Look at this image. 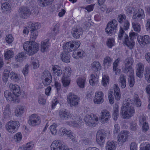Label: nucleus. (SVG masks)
<instances>
[{"label":"nucleus","instance_id":"18","mask_svg":"<svg viewBox=\"0 0 150 150\" xmlns=\"http://www.w3.org/2000/svg\"><path fill=\"white\" fill-rule=\"evenodd\" d=\"M137 39L139 44L143 45L149 44L150 43V38L148 35H140L138 36Z\"/></svg>","mask_w":150,"mask_h":150},{"label":"nucleus","instance_id":"53","mask_svg":"<svg viewBox=\"0 0 150 150\" xmlns=\"http://www.w3.org/2000/svg\"><path fill=\"white\" fill-rule=\"evenodd\" d=\"M77 84L78 86L81 88H83L84 87V79L83 78L82 79L79 78L77 80Z\"/></svg>","mask_w":150,"mask_h":150},{"label":"nucleus","instance_id":"19","mask_svg":"<svg viewBox=\"0 0 150 150\" xmlns=\"http://www.w3.org/2000/svg\"><path fill=\"white\" fill-rule=\"evenodd\" d=\"M4 96L8 101H13L15 103H19V100L17 99L16 97L8 91H5L4 93Z\"/></svg>","mask_w":150,"mask_h":150},{"label":"nucleus","instance_id":"51","mask_svg":"<svg viewBox=\"0 0 150 150\" xmlns=\"http://www.w3.org/2000/svg\"><path fill=\"white\" fill-rule=\"evenodd\" d=\"M122 25V26H121L120 28V30L121 28H122V30H128L129 28L130 25L129 22L127 20L125 21V22H124L123 23L121 24Z\"/></svg>","mask_w":150,"mask_h":150},{"label":"nucleus","instance_id":"40","mask_svg":"<svg viewBox=\"0 0 150 150\" xmlns=\"http://www.w3.org/2000/svg\"><path fill=\"white\" fill-rule=\"evenodd\" d=\"M112 59L108 56H106L104 58L103 64L104 66L108 67L110 66L112 62Z\"/></svg>","mask_w":150,"mask_h":150},{"label":"nucleus","instance_id":"39","mask_svg":"<svg viewBox=\"0 0 150 150\" xmlns=\"http://www.w3.org/2000/svg\"><path fill=\"white\" fill-rule=\"evenodd\" d=\"M84 52L83 50L81 51H74L73 52L72 56L76 59H78L83 57Z\"/></svg>","mask_w":150,"mask_h":150},{"label":"nucleus","instance_id":"48","mask_svg":"<svg viewBox=\"0 0 150 150\" xmlns=\"http://www.w3.org/2000/svg\"><path fill=\"white\" fill-rule=\"evenodd\" d=\"M126 17L124 14H121L118 15L117 17V20L121 24L125 22V21L127 20L126 19Z\"/></svg>","mask_w":150,"mask_h":150},{"label":"nucleus","instance_id":"15","mask_svg":"<svg viewBox=\"0 0 150 150\" xmlns=\"http://www.w3.org/2000/svg\"><path fill=\"white\" fill-rule=\"evenodd\" d=\"M51 150H64V146L60 140L54 141L51 145Z\"/></svg>","mask_w":150,"mask_h":150},{"label":"nucleus","instance_id":"63","mask_svg":"<svg viewBox=\"0 0 150 150\" xmlns=\"http://www.w3.org/2000/svg\"><path fill=\"white\" fill-rule=\"evenodd\" d=\"M137 128V124L135 122H132L130 123V129L132 130L135 131Z\"/></svg>","mask_w":150,"mask_h":150},{"label":"nucleus","instance_id":"41","mask_svg":"<svg viewBox=\"0 0 150 150\" xmlns=\"http://www.w3.org/2000/svg\"><path fill=\"white\" fill-rule=\"evenodd\" d=\"M112 117L113 119L116 121L117 120L119 116L118 106L116 105L113 109V112L112 115Z\"/></svg>","mask_w":150,"mask_h":150},{"label":"nucleus","instance_id":"44","mask_svg":"<svg viewBox=\"0 0 150 150\" xmlns=\"http://www.w3.org/2000/svg\"><path fill=\"white\" fill-rule=\"evenodd\" d=\"M31 62L34 69H37L39 67V62L38 60L37 59L34 57H32Z\"/></svg>","mask_w":150,"mask_h":150},{"label":"nucleus","instance_id":"58","mask_svg":"<svg viewBox=\"0 0 150 150\" xmlns=\"http://www.w3.org/2000/svg\"><path fill=\"white\" fill-rule=\"evenodd\" d=\"M38 102L40 104L44 105L46 103V100L44 96L40 95L38 97Z\"/></svg>","mask_w":150,"mask_h":150},{"label":"nucleus","instance_id":"60","mask_svg":"<svg viewBox=\"0 0 150 150\" xmlns=\"http://www.w3.org/2000/svg\"><path fill=\"white\" fill-rule=\"evenodd\" d=\"M10 75L11 79L16 81H17L19 79L18 75L15 73L13 72H11L10 73Z\"/></svg>","mask_w":150,"mask_h":150},{"label":"nucleus","instance_id":"54","mask_svg":"<svg viewBox=\"0 0 150 150\" xmlns=\"http://www.w3.org/2000/svg\"><path fill=\"white\" fill-rule=\"evenodd\" d=\"M57 125L55 124H53L50 126V130L52 134H55L57 133Z\"/></svg>","mask_w":150,"mask_h":150},{"label":"nucleus","instance_id":"57","mask_svg":"<svg viewBox=\"0 0 150 150\" xmlns=\"http://www.w3.org/2000/svg\"><path fill=\"white\" fill-rule=\"evenodd\" d=\"M109 78L108 77H106L105 76H103L102 80V84L104 86H106L107 84L109 83Z\"/></svg>","mask_w":150,"mask_h":150},{"label":"nucleus","instance_id":"20","mask_svg":"<svg viewBox=\"0 0 150 150\" xmlns=\"http://www.w3.org/2000/svg\"><path fill=\"white\" fill-rule=\"evenodd\" d=\"M10 89L12 91L14 97H18L21 95V92L20 88L16 84L10 83L9 85Z\"/></svg>","mask_w":150,"mask_h":150},{"label":"nucleus","instance_id":"43","mask_svg":"<svg viewBox=\"0 0 150 150\" xmlns=\"http://www.w3.org/2000/svg\"><path fill=\"white\" fill-rule=\"evenodd\" d=\"M134 102L137 107H139L141 105V102L139 98L138 95L135 94L134 96Z\"/></svg>","mask_w":150,"mask_h":150},{"label":"nucleus","instance_id":"11","mask_svg":"<svg viewBox=\"0 0 150 150\" xmlns=\"http://www.w3.org/2000/svg\"><path fill=\"white\" fill-rule=\"evenodd\" d=\"M18 12L21 18L25 19L28 18L31 13V11L29 8L25 6L20 7Z\"/></svg>","mask_w":150,"mask_h":150},{"label":"nucleus","instance_id":"30","mask_svg":"<svg viewBox=\"0 0 150 150\" xmlns=\"http://www.w3.org/2000/svg\"><path fill=\"white\" fill-rule=\"evenodd\" d=\"M82 33V29L80 28L75 29L72 32L73 37L76 38H79Z\"/></svg>","mask_w":150,"mask_h":150},{"label":"nucleus","instance_id":"50","mask_svg":"<svg viewBox=\"0 0 150 150\" xmlns=\"http://www.w3.org/2000/svg\"><path fill=\"white\" fill-rule=\"evenodd\" d=\"M13 56V52L11 50L6 51L5 53L4 57L6 59H8L12 58Z\"/></svg>","mask_w":150,"mask_h":150},{"label":"nucleus","instance_id":"45","mask_svg":"<svg viewBox=\"0 0 150 150\" xmlns=\"http://www.w3.org/2000/svg\"><path fill=\"white\" fill-rule=\"evenodd\" d=\"M71 70L69 67H65L64 72L62 76L69 78L71 74Z\"/></svg>","mask_w":150,"mask_h":150},{"label":"nucleus","instance_id":"12","mask_svg":"<svg viewBox=\"0 0 150 150\" xmlns=\"http://www.w3.org/2000/svg\"><path fill=\"white\" fill-rule=\"evenodd\" d=\"M110 117L111 115L110 112L107 110L104 109L101 112L99 120L101 123H105L107 122Z\"/></svg>","mask_w":150,"mask_h":150},{"label":"nucleus","instance_id":"34","mask_svg":"<svg viewBox=\"0 0 150 150\" xmlns=\"http://www.w3.org/2000/svg\"><path fill=\"white\" fill-rule=\"evenodd\" d=\"M1 8L3 12H9L11 10V7L7 2H3L1 4Z\"/></svg>","mask_w":150,"mask_h":150},{"label":"nucleus","instance_id":"29","mask_svg":"<svg viewBox=\"0 0 150 150\" xmlns=\"http://www.w3.org/2000/svg\"><path fill=\"white\" fill-rule=\"evenodd\" d=\"M118 81L122 88H124L125 87L126 85V76L125 75L123 74H121L118 79Z\"/></svg>","mask_w":150,"mask_h":150},{"label":"nucleus","instance_id":"1","mask_svg":"<svg viewBox=\"0 0 150 150\" xmlns=\"http://www.w3.org/2000/svg\"><path fill=\"white\" fill-rule=\"evenodd\" d=\"M37 30L31 31L30 40L27 41L23 44L24 50L26 51L29 55H32L39 50V45L34 41L38 35Z\"/></svg>","mask_w":150,"mask_h":150},{"label":"nucleus","instance_id":"28","mask_svg":"<svg viewBox=\"0 0 150 150\" xmlns=\"http://www.w3.org/2000/svg\"><path fill=\"white\" fill-rule=\"evenodd\" d=\"M122 70L124 73L127 74L129 78L134 77V72L132 67L122 68Z\"/></svg>","mask_w":150,"mask_h":150},{"label":"nucleus","instance_id":"3","mask_svg":"<svg viewBox=\"0 0 150 150\" xmlns=\"http://www.w3.org/2000/svg\"><path fill=\"white\" fill-rule=\"evenodd\" d=\"M93 74H91V79L89 81L91 85H93L96 83L99 77V71L101 69V66L100 62L98 61H94L91 64Z\"/></svg>","mask_w":150,"mask_h":150},{"label":"nucleus","instance_id":"36","mask_svg":"<svg viewBox=\"0 0 150 150\" xmlns=\"http://www.w3.org/2000/svg\"><path fill=\"white\" fill-rule=\"evenodd\" d=\"M9 107V105L7 104L4 108L3 114L4 116L6 118L9 117L11 115V110Z\"/></svg>","mask_w":150,"mask_h":150},{"label":"nucleus","instance_id":"6","mask_svg":"<svg viewBox=\"0 0 150 150\" xmlns=\"http://www.w3.org/2000/svg\"><path fill=\"white\" fill-rule=\"evenodd\" d=\"M67 98L68 102L71 107H76L79 103V97L72 93H69Z\"/></svg>","mask_w":150,"mask_h":150},{"label":"nucleus","instance_id":"7","mask_svg":"<svg viewBox=\"0 0 150 150\" xmlns=\"http://www.w3.org/2000/svg\"><path fill=\"white\" fill-rule=\"evenodd\" d=\"M117 22L115 19L108 22L105 29L106 32L108 35L115 33L117 29Z\"/></svg>","mask_w":150,"mask_h":150},{"label":"nucleus","instance_id":"17","mask_svg":"<svg viewBox=\"0 0 150 150\" xmlns=\"http://www.w3.org/2000/svg\"><path fill=\"white\" fill-rule=\"evenodd\" d=\"M104 94L101 91L96 92L94 99V102L95 104H100L102 103L104 101Z\"/></svg>","mask_w":150,"mask_h":150},{"label":"nucleus","instance_id":"25","mask_svg":"<svg viewBox=\"0 0 150 150\" xmlns=\"http://www.w3.org/2000/svg\"><path fill=\"white\" fill-rule=\"evenodd\" d=\"M53 74L55 76H59L62 74L60 67L57 65H52Z\"/></svg>","mask_w":150,"mask_h":150},{"label":"nucleus","instance_id":"47","mask_svg":"<svg viewBox=\"0 0 150 150\" xmlns=\"http://www.w3.org/2000/svg\"><path fill=\"white\" fill-rule=\"evenodd\" d=\"M80 120L76 121H73L69 122V125L74 127H78L81 125V122Z\"/></svg>","mask_w":150,"mask_h":150},{"label":"nucleus","instance_id":"33","mask_svg":"<svg viewBox=\"0 0 150 150\" xmlns=\"http://www.w3.org/2000/svg\"><path fill=\"white\" fill-rule=\"evenodd\" d=\"M116 147L115 143L112 141L107 142L106 146V150H115Z\"/></svg>","mask_w":150,"mask_h":150},{"label":"nucleus","instance_id":"49","mask_svg":"<svg viewBox=\"0 0 150 150\" xmlns=\"http://www.w3.org/2000/svg\"><path fill=\"white\" fill-rule=\"evenodd\" d=\"M132 27L134 31L139 33L141 30V25L139 23H132Z\"/></svg>","mask_w":150,"mask_h":150},{"label":"nucleus","instance_id":"59","mask_svg":"<svg viewBox=\"0 0 150 150\" xmlns=\"http://www.w3.org/2000/svg\"><path fill=\"white\" fill-rule=\"evenodd\" d=\"M5 39L6 42L8 44H10L13 41V38L11 35L9 34L6 36Z\"/></svg>","mask_w":150,"mask_h":150},{"label":"nucleus","instance_id":"5","mask_svg":"<svg viewBox=\"0 0 150 150\" xmlns=\"http://www.w3.org/2000/svg\"><path fill=\"white\" fill-rule=\"evenodd\" d=\"M98 118L93 114H87L85 117V123L91 127H94L98 124Z\"/></svg>","mask_w":150,"mask_h":150},{"label":"nucleus","instance_id":"16","mask_svg":"<svg viewBox=\"0 0 150 150\" xmlns=\"http://www.w3.org/2000/svg\"><path fill=\"white\" fill-rule=\"evenodd\" d=\"M59 119L61 120H67L71 118V116L70 112L66 109H62L59 112Z\"/></svg>","mask_w":150,"mask_h":150},{"label":"nucleus","instance_id":"52","mask_svg":"<svg viewBox=\"0 0 150 150\" xmlns=\"http://www.w3.org/2000/svg\"><path fill=\"white\" fill-rule=\"evenodd\" d=\"M9 71L7 69L4 70L3 74L2 79L4 82H6L7 81V79L9 75Z\"/></svg>","mask_w":150,"mask_h":150},{"label":"nucleus","instance_id":"23","mask_svg":"<svg viewBox=\"0 0 150 150\" xmlns=\"http://www.w3.org/2000/svg\"><path fill=\"white\" fill-rule=\"evenodd\" d=\"M74 45L72 42H68L64 44L63 46L64 50H66L69 53L70 52L75 50Z\"/></svg>","mask_w":150,"mask_h":150},{"label":"nucleus","instance_id":"26","mask_svg":"<svg viewBox=\"0 0 150 150\" xmlns=\"http://www.w3.org/2000/svg\"><path fill=\"white\" fill-rule=\"evenodd\" d=\"M144 11L142 9H139L138 10L137 13L134 14L132 18L133 19H137L140 20L142 18H144Z\"/></svg>","mask_w":150,"mask_h":150},{"label":"nucleus","instance_id":"61","mask_svg":"<svg viewBox=\"0 0 150 150\" xmlns=\"http://www.w3.org/2000/svg\"><path fill=\"white\" fill-rule=\"evenodd\" d=\"M128 79L129 86L131 87H133L135 83L134 77H132L129 78Z\"/></svg>","mask_w":150,"mask_h":150},{"label":"nucleus","instance_id":"10","mask_svg":"<svg viewBox=\"0 0 150 150\" xmlns=\"http://www.w3.org/2000/svg\"><path fill=\"white\" fill-rule=\"evenodd\" d=\"M28 122L30 125L32 126L38 125L41 123L40 117L36 114H32L29 117Z\"/></svg>","mask_w":150,"mask_h":150},{"label":"nucleus","instance_id":"46","mask_svg":"<svg viewBox=\"0 0 150 150\" xmlns=\"http://www.w3.org/2000/svg\"><path fill=\"white\" fill-rule=\"evenodd\" d=\"M133 62V60L132 58L129 57L126 59L125 60V65L124 67H132Z\"/></svg>","mask_w":150,"mask_h":150},{"label":"nucleus","instance_id":"22","mask_svg":"<svg viewBox=\"0 0 150 150\" xmlns=\"http://www.w3.org/2000/svg\"><path fill=\"white\" fill-rule=\"evenodd\" d=\"M60 57L62 60L64 62L68 63L70 62V56L67 51H63L60 54Z\"/></svg>","mask_w":150,"mask_h":150},{"label":"nucleus","instance_id":"64","mask_svg":"<svg viewBox=\"0 0 150 150\" xmlns=\"http://www.w3.org/2000/svg\"><path fill=\"white\" fill-rule=\"evenodd\" d=\"M126 10L127 13L129 15L132 14L133 12H134L135 9L132 7H128Z\"/></svg>","mask_w":150,"mask_h":150},{"label":"nucleus","instance_id":"42","mask_svg":"<svg viewBox=\"0 0 150 150\" xmlns=\"http://www.w3.org/2000/svg\"><path fill=\"white\" fill-rule=\"evenodd\" d=\"M24 110V108L23 106H18L15 111L16 116L17 117L21 116L23 113Z\"/></svg>","mask_w":150,"mask_h":150},{"label":"nucleus","instance_id":"38","mask_svg":"<svg viewBox=\"0 0 150 150\" xmlns=\"http://www.w3.org/2000/svg\"><path fill=\"white\" fill-rule=\"evenodd\" d=\"M61 80L62 85L64 87H68L69 86L71 81L69 78L62 76Z\"/></svg>","mask_w":150,"mask_h":150},{"label":"nucleus","instance_id":"14","mask_svg":"<svg viewBox=\"0 0 150 150\" xmlns=\"http://www.w3.org/2000/svg\"><path fill=\"white\" fill-rule=\"evenodd\" d=\"M128 136V134L127 131H122L118 135L117 137L118 144L122 145L125 142Z\"/></svg>","mask_w":150,"mask_h":150},{"label":"nucleus","instance_id":"9","mask_svg":"<svg viewBox=\"0 0 150 150\" xmlns=\"http://www.w3.org/2000/svg\"><path fill=\"white\" fill-rule=\"evenodd\" d=\"M42 82L44 86L50 85L52 81V76L48 71H44L42 73L41 76Z\"/></svg>","mask_w":150,"mask_h":150},{"label":"nucleus","instance_id":"31","mask_svg":"<svg viewBox=\"0 0 150 150\" xmlns=\"http://www.w3.org/2000/svg\"><path fill=\"white\" fill-rule=\"evenodd\" d=\"M59 134L61 136H63L65 134L69 137L70 135L72 134V132L69 129L61 128L59 130Z\"/></svg>","mask_w":150,"mask_h":150},{"label":"nucleus","instance_id":"24","mask_svg":"<svg viewBox=\"0 0 150 150\" xmlns=\"http://www.w3.org/2000/svg\"><path fill=\"white\" fill-rule=\"evenodd\" d=\"M114 90L115 99L117 100H119L121 98V93L120 89L117 84L114 85Z\"/></svg>","mask_w":150,"mask_h":150},{"label":"nucleus","instance_id":"21","mask_svg":"<svg viewBox=\"0 0 150 150\" xmlns=\"http://www.w3.org/2000/svg\"><path fill=\"white\" fill-rule=\"evenodd\" d=\"M136 68V75L141 78L142 77L144 71V66L143 64L139 62L137 64Z\"/></svg>","mask_w":150,"mask_h":150},{"label":"nucleus","instance_id":"8","mask_svg":"<svg viewBox=\"0 0 150 150\" xmlns=\"http://www.w3.org/2000/svg\"><path fill=\"white\" fill-rule=\"evenodd\" d=\"M109 133L104 130H99L97 133L96 135V141L98 144L101 146L104 143L105 138Z\"/></svg>","mask_w":150,"mask_h":150},{"label":"nucleus","instance_id":"37","mask_svg":"<svg viewBox=\"0 0 150 150\" xmlns=\"http://www.w3.org/2000/svg\"><path fill=\"white\" fill-rule=\"evenodd\" d=\"M25 53L24 52H21L16 55L15 57L16 61L17 62H22L25 57Z\"/></svg>","mask_w":150,"mask_h":150},{"label":"nucleus","instance_id":"55","mask_svg":"<svg viewBox=\"0 0 150 150\" xmlns=\"http://www.w3.org/2000/svg\"><path fill=\"white\" fill-rule=\"evenodd\" d=\"M115 43L114 40L113 38H108L106 42L107 46L109 48H111Z\"/></svg>","mask_w":150,"mask_h":150},{"label":"nucleus","instance_id":"4","mask_svg":"<svg viewBox=\"0 0 150 150\" xmlns=\"http://www.w3.org/2000/svg\"><path fill=\"white\" fill-rule=\"evenodd\" d=\"M121 109L120 113L122 115V118L124 119H129L134 115L135 112L134 108L130 105L129 102H127L125 105H124L121 107Z\"/></svg>","mask_w":150,"mask_h":150},{"label":"nucleus","instance_id":"32","mask_svg":"<svg viewBox=\"0 0 150 150\" xmlns=\"http://www.w3.org/2000/svg\"><path fill=\"white\" fill-rule=\"evenodd\" d=\"M38 23H33L31 22L28 23V27L30 31L37 30V29L38 28Z\"/></svg>","mask_w":150,"mask_h":150},{"label":"nucleus","instance_id":"27","mask_svg":"<svg viewBox=\"0 0 150 150\" xmlns=\"http://www.w3.org/2000/svg\"><path fill=\"white\" fill-rule=\"evenodd\" d=\"M49 41V39H47L42 42L41 46V50L42 52H44L48 50L50 46Z\"/></svg>","mask_w":150,"mask_h":150},{"label":"nucleus","instance_id":"62","mask_svg":"<svg viewBox=\"0 0 150 150\" xmlns=\"http://www.w3.org/2000/svg\"><path fill=\"white\" fill-rule=\"evenodd\" d=\"M112 93L113 92L111 91L109 92L108 98L110 103L111 104L114 103V98L112 95Z\"/></svg>","mask_w":150,"mask_h":150},{"label":"nucleus","instance_id":"56","mask_svg":"<svg viewBox=\"0 0 150 150\" xmlns=\"http://www.w3.org/2000/svg\"><path fill=\"white\" fill-rule=\"evenodd\" d=\"M34 144L32 142H30L27 143L26 145L23 147L24 150H30L33 147Z\"/></svg>","mask_w":150,"mask_h":150},{"label":"nucleus","instance_id":"2","mask_svg":"<svg viewBox=\"0 0 150 150\" xmlns=\"http://www.w3.org/2000/svg\"><path fill=\"white\" fill-rule=\"evenodd\" d=\"M137 35V33L134 32L130 33L129 34L130 39H129L128 35L125 33L124 31L121 28L118 35V38L120 40L124 39L125 43L128 47L131 49L133 47L135 44L133 41V40L134 38H136V37Z\"/></svg>","mask_w":150,"mask_h":150},{"label":"nucleus","instance_id":"13","mask_svg":"<svg viewBox=\"0 0 150 150\" xmlns=\"http://www.w3.org/2000/svg\"><path fill=\"white\" fill-rule=\"evenodd\" d=\"M19 126V122L17 121H10L8 122L7 129L11 133H13L17 130Z\"/></svg>","mask_w":150,"mask_h":150},{"label":"nucleus","instance_id":"35","mask_svg":"<svg viewBox=\"0 0 150 150\" xmlns=\"http://www.w3.org/2000/svg\"><path fill=\"white\" fill-rule=\"evenodd\" d=\"M120 60V59L117 58L113 63V70L115 72L116 74L120 73V70L117 68Z\"/></svg>","mask_w":150,"mask_h":150}]
</instances>
